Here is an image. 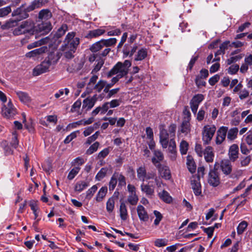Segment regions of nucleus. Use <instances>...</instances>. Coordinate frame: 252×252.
I'll use <instances>...</instances> for the list:
<instances>
[{
  "mask_svg": "<svg viewBox=\"0 0 252 252\" xmlns=\"http://www.w3.org/2000/svg\"><path fill=\"white\" fill-rule=\"evenodd\" d=\"M16 114V110L10 100L7 105H4L2 109V114L7 118L13 117Z\"/></svg>",
  "mask_w": 252,
  "mask_h": 252,
  "instance_id": "11",
  "label": "nucleus"
},
{
  "mask_svg": "<svg viewBox=\"0 0 252 252\" xmlns=\"http://www.w3.org/2000/svg\"><path fill=\"white\" fill-rule=\"evenodd\" d=\"M218 165L219 164L216 162L214 165V169L211 170L209 173L208 182L210 185L213 187L218 186L220 182L219 174L216 169Z\"/></svg>",
  "mask_w": 252,
  "mask_h": 252,
  "instance_id": "9",
  "label": "nucleus"
},
{
  "mask_svg": "<svg viewBox=\"0 0 252 252\" xmlns=\"http://www.w3.org/2000/svg\"><path fill=\"white\" fill-rule=\"evenodd\" d=\"M242 58V56L241 55H238L235 56H233L228 59L226 61L227 63L228 64H231L233 63H235L238 61L240 60Z\"/></svg>",
  "mask_w": 252,
  "mask_h": 252,
  "instance_id": "60",
  "label": "nucleus"
},
{
  "mask_svg": "<svg viewBox=\"0 0 252 252\" xmlns=\"http://www.w3.org/2000/svg\"><path fill=\"white\" fill-rule=\"evenodd\" d=\"M120 216L122 220H126L128 218V212L126 204L121 202L120 206Z\"/></svg>",
  "mask_w": 252,
  "mask_h": 252,
  "instance_id": "28",
  "label": "nucleus"
},
{
  "mask_svg": "<svg viewBox=\"0 0 252 252\" xmlns=\"http://www.w3.org/2000/svg\"><path fill=\"white\" fill-rule=\"evenodd\" d=\"M30 206L34 214V219H36L38 216L39 213V208L37 205L36 203L34 201H31L30 203Z\"/></svg>",
  "mask_w": 252,
  "mask_h": 252,
  "instance_id": "44",
  "label": "nucleus"
},
{
  "mask_svg": "<svg viewBox=\"0 0 252 252\" xmlns=\"http://www.w3.org/2000/svg\"><path fill=\"white\" fill-rule=\"evenodd\" d=\"M158 168L159 175L165 180H169L170 179L171 176L169 168L165 165L158 164L156 166Z\"/></svg>",
  "mask_w": 252,
  "mask_h": 252,
  "instance_id": "14",
  "label": "nucleus"
},
{
  "mask_svg": "<svg viewBox=\"0 0 252 252\" xmlns=\"http://www.w3.org/2000/svg\"><path fill=\"white\" fill-rule=\"evenodd\" d=\"M52 13L48 9L41 10L38 14V18L42 20H47L52 17Z\"/></svg>",
  "mask_w": 252,
  "mask_h": 252,
  "instance_id": "32",
  "label": "nucleus"
},
{
  "mask_svg": "<svg viewBox=\"0 0 252 252\" xmlns=\"http://www.w3.org/2000/svg\"><path fill=\"white\" fill-rule=\"evenodd\" d=\"M107 192V188L106 187H102L98 191L95 197V200H96V201H101L104 198V197L105 196Z\"/></svg>",
  "mask_w": 252,
  "mask_h": 252,
  "instance_id": "35",
  "label": "nucleus"
},
{
  "mask_svg": "<svg viewBox=\"0 0 252 252\" xmlns=\"http://www.w3.org/2000/svg\"><path fill=\"white\" fill-rule=\"evenodd\" d=\"M99 146V142H95L93 144H92L86 151V154L90 155L93 154L94 152L97 151Z\"/></svg>",
  "mask_w": 252,
  "mask_h": 252,
  "instance_id": "48",
  "label": "nucleus"
},
{
  "mask_svg": "<svg viewBox=\"0 0 252 252\" xmlns=\"http://www.w3.org/2000/svg\"><path fill=\"white\" fill-rule=\"evenodd\" d=\"M137 176L139 181L143 183L150 180H154L158 188L161 187L162 184L159 177H157L156 173L154 172H147L145 166H140L137 169Z\"/></svg>",
  "mask_w": 252,
  "mask_h": 252,
  "instance_id": "2",
  "label": "nucleus"
},
{
  "mask_svg": "<svg viewBox=\"0 0 252 252\" xmlns=\"http://www.w3.org/2000/svg\"><path fill=\"white\" fill-rule=\"evenodd\" d=\"M240 150L242 154L247 155L250 153V151L252 150L247 146L246 144L243 143L240 145Z\"/></svg>",
  "mask_w": 252,
  "mask_h": 252,
  "instance_id": "59",
  "label": "nucleus"
},
{
  "mask_svg": "<svg viewBox=\"0 0 252 252\" xmlns=\"http://www.w3.org/2000/svg\"><path fill=\"white\" fill-rule=\"evenodd\" d=\"M117 42L115 38H110L107 39H101L93 44L90 47V51L93 53H96L105 48L101 53H99V57H106L110 52L109 47L114 46Z\"/></svg>",
  "mask_w": 252,
  "mask_h": 252,
  "instance_id": "1",
  "label": "nucleus"
},
{
  "mask_svg": "<svg viewBox=\"0 0 252 252\" xmlns=\"http://www.w3.org/2000/svg\"><path fill=\"white\" fill-rule=\"evenodd\" d=\"M97 189V187L96 185H94L90 189L86 191V198L90 200L93 197L94 193Z\"/></svg>",
  "mask_w": 252,
  "mask_h": 252,
  "instance_id": "45",
  "label": "nucleus"
},
{
  "mask_svg": "<svg viewBox=\"0 0 252 252\" xmlns=\"http://www.w3.org/2000/svg\"><path fill=\"white\" fill-rule=\"evenodd\" d=\"M245 141L250 149H252V130L247 132L245 138Z\"/></svg>",
  "mask_w": 252,
  "mask_h": 252,
  "instance_id": "56",
  "label": "nucleus"
},
{
  "mask_svg": "<svg viewBox=\"0 0 252 252\" xmlns=\"http://www.w3.org/2000/svg\"><path fill=\"white\" fill-rule=\"evenodd\" d=\"M228 127L222 126L217 131L215 142L216 144L220 145L225 139Z\"/></svg>",
  "mask_w": 252,
  "mask_h": 252,
  "instance_id": "12",
  "label": "nucleus"
},
{
  "mask_svg": "<svg viewBox=\"0 0 252 252\" xmlns=\"http://www.w3.org/2000/svg\"><path fill=\"white\" fill-rule=\"evenodd\" d=\"M247 226L248 223L246 221H242L241 223H239L237 228V233L238 234H242L244 232Z\"/></svg>",
  "mask_w": 252,
  "mask_h": 252,
  "instance_id": "49",
  "label": "nucleus"
},
{
  "mask_svg": "<svg viewBox=\"0 0 252 252\" xmlns=\"http://www.w3.org/2000/svg\"><path fill=\"white\" fill-rule=\"evenodd\" d=\"M17 21L16 20L10 19L2 25L1 28L2 30L8 29L17 26Z\"/></svg>",
  "mask_w": 252,
  "mask_h": 252,
  "instance_id": "40",
  "label": "nucleus"
},
{
  "mask_svg": "<svg viewBox=\"0 0 252 252\" xmlns=\"http://www.w3.org/2000/svg\"><path fill=\"white\" fill-rule=\"evenodd\" d=\"M239 69V66L238 64H233L228 69V73L230 74H236Z\"/></svg>",
  "mask_w": 252,
  "mask_h": 252,
  "instance_id": "61",
  "label": "nucleus"
},
{
  "mask_svg": "<svg viewBox=\"0 0 252 252\" xmlns=\"http://www.w3.org/2000/svg\"><path fill=\"white\" fill-rule=\"evenodd\" d=\"M109 148H105L98 153L97 158H103L109 154Z\"/></svg>",
  "mask_w": 252,
  "mask_h": 252,
  "instance_id": "64",
  "label": "nucleus"
},
{
  "mask_svg": "<svg viewBox=\"0 0 252 252\" xmlns=\"http://www.w3.org/2000/svg\"><path fill=\"white\" fill-rule=\"evenodd\" d=\"M68 27L66 24L63 25L57 31L56 35L57 37H60L64 35L67 31Z\"/></svg>",
  "mask_w": 252,
  "mask_h": 252,
  "instance_id": "47",
  "label": "nucleus"
},
{
  "mask_svg": "<svg viewBox=\"0 0 252 252\" xmlns=\"http://www.w3.org/2000/svg\"><path fill=\"white\" fill-rule=\"evenodd\" d=\"M89 186V182L80 181L76 183L74 189L76 191L81 192Z\"/></svg>",
  "mask_w": 252,
  "mask_h": 252,
  "instance_id": "30",
  "label": "nucleus"
},
{
  "mask_svg": "<svg viewBox=\"0 0 252 252\" xmlns=\"http://www.w3.org/2000/svg\"><path fill=\"white\" fill-rule=\"evenodd\" d=\"M99 57V59L96 60L97 63L95 65L94 69L92 71V74H94L98 72L103 66L104 63V60L101 58Z\"/></svg>",
  "mask_w": 252,
  "mask_h": 252,
  "instance_id": "37",
  "label": "nucleus"
},
{
  "mask_svg": "<svg viewBox=\"0 0 252 252\" xmlns=\"http://www.w3.org/2000/svg\"><path fill=\"white\" fill-rule=\"evenodd\" d=\"M75 35L76 33L73 32L67 33L62 46L63 50L76 51L80 43V39L78 37H75Z\"/></svg>",
  "mask_w": 252,
  "mask_h": 252,
  "instance_id": "4",
  "label": "nucleus"
},
{
  "mask_svg": "<svg viewBox=\"0 0 252 252\" xmlns=\"http://www.w3.org/2000/svg\"><path fill=\"white\" fill-rule=\"evenodd\" d=\"M108 169L107 167L102 168L95 176V180L100 181L103 179L107 173Z\"/></svg>",
  "mask_w": 252,
  "mask_h": 252,
  "instance_id": "39",
  "label": "nucleus"
},
{
  "mask_svg": "<svg viewBox=\"0 0 252 252\" xmlns=\"http://www.w3.org/2000/svg\"><path fill=\"white\" fill-rule=\"evenodd\" d=\"M52 54L49 55L48 60L45 59L40 64L36 66L33 69V75L38 76L41 74L47 72L51 65Z\"/></svg>",
  "mask_w": 252,
  "mask_h": 252,
  "instance_id": "6",
  "label": "nucleus"
},
{
  "mask_svg": "<svg viewBox=\"0 0 252 252\" xmlns=\"http://www.w3.org/2000/svg\"><path fill=\"white\" fill-rule=\"evenodd\" d=\"M99 134V131H96L95 133L93 135L87 138V140L86 142V144L87 145H90L91 143L95 141L98 137Z\"/></svg>",
  "mask_w": 252,
  "mask_h": 252,
  "instance_id": "62",
  "label": "nucleus"
},
{
  "mask_svg": "<svg viewBox=\"0 0 252 252\" xmlns=\"http://www.w3.org/2000/svg\"><path fill=\"white\" fill-rule=\"evenodd\" d=\"M159 197L166 203H170L172 201V198L167 191L163 190L158 193Z\"/></svg>",
  "mask_w": 252,
  "mask_h": 252,
  "instance_id": "33",
  "label": "nucleus"
},
{
  "mask_svg": "<svg viewBox=\"0 0 252 252\" xmlns=\"http://www.w3.org/2000/svg\"><path fill=\"white\" fill-rule=\"evenodd\" d=\"M117 184V181L116 178V176L114 175V173L113 174L111 177L109 183V189L110 191H113Z\"/></svg>",
  "mask_w": 252,
  "mask_h": 252,
  "instance_id": "50",
  "label": "nucleus"
},
{
  "mask_svg": "<svg viewBox=\"0 0 252 252\" xmlns=\"http://www.w3.org/2000/svg\"><path fill=\"white\" fill-rule=\"evenodd\" d=\"M181 132L185 135L188 134L190 131V124L188 120H183L180 129Z\"/></svg>",
  "mask_w": 252,
  "mask_h": 252,
  "instance_id": "29",
  "label": "nucleus"
},
{
  "mask_svg": "<svg viewBox=\"0 0 252 252\" xmlns=\"http://www.w3.org/2000/svg\"><path fill=\"white\" fill-rule=\"evenodd\" d=\"M147 56V51L146 49L141 48L137 52L134 57V61H139L145 59Z\"/></svg>",
  "mask_w": 252,
  "mask_h": 252,
  "instance_id": "31",
  "label": "nucleus"
},
{
  "mask_svg": "<svg viewBox=\"0 0 252 252\" xmlns=\"http://www.w3.org/2000/svg\"><path fill=\"white\" fill-rule=\"evenodd\" d=\"M105 32V30L104 29L101 28L89 31L87 34L85 36V37L88 39L96 38L103 34Z\"/></svg>",
  "mask_w": 252,
  "mask_h": 252,
  "instance_id": "23",
  "label": "nucleus"
},
{
  "mask_svg": "<svg viewBox=\"0 0 252 252\" xmlns=\"http://www.w3.org/2000/svg\"><path fill=\"white\" fill-rule=\"evenodd\" d=\"M187 167L191 173H193L196 171V165L193 158L189 155L187 157Z\"/></svg>",
  "mask_w": 252,
  "mask_h": 252,
  "instance_id": "27",
  "label": "nucleus"
},
{
  "mask_svg": "<svg viewBox=\"0 0 252 252\" xmlns=\"http://www.w3.org/2000/svg\"><path fill=\"white\" fill-rule=\"evenodd\" d=\"M220 167L222 173L225 175H230L232 170L231 161L229 159H223L220 162Z\"/></svg>",
  "mask_w": 252,
  "mask_h": 252,
  "instance_id": "15",
  "label": "nucleus"
},
{
  "mask_svg": "<svg viewBox=\"0 0 252 252\" xmlns=\"http://www.w3.org/2000/svg\"><path fill=\"white\" fill-rule=\"evenodd\" d=\"M216 131L215 125H207L204 126L202 131V141L204 144H209Z\"/></svg>",
  "mask_w": 252,
  "mask_h": 252,
  "instance_id": "5",
  "label": "nucleus"
},
{
  "mask_svg": "<svg viewBox=\"0 0 252 252\" xmlns=\"http://www.w3.org/2000/svg\"><path fill=\"white\" fill-rule=\"evenodd\" d=\"M35 26L32 20H28L22 22L21 24L16 28L13 33L15 35L29 34L32 35L35 33Z\"/></svg>",
  "mask_w": 252,
  "mask_h": 252,
  "instance_id": "3",
  "label": "nucleus"
},
{
  "mask_svg": "<svg viewBox=\"0 0 252 252\" xmlns=\"http://www.w3.org/2000/svg\"><path fill=\"white\" fill-rule=\"evenodd\" d=\"M168 244V240L165 239H157L154 242L155 245L157 247H162Z\"/></svg>",
  "mask_w": 252,
  "mask_h": 252,
  "instance_id": "53",
  "label": "nucleus"
},
{
  "mask_svg": "<svg viewBox=\"0 0 252 252\" xmlns=\"http://www.w3.org/2000/svg\"><path fill=\"white\" fill-rule=\"evenodd\" d=\"M35 33L47 34L52 30V25L50 22L42 23L35 27Z\"/></svg>",
  "mask_w": 252,
  "mask_h": 252,
  "instance_id": "17",
  "label": "nucleus"
},
{
  "mask_svg": "<svg viewBox=\"0 0 252 252\" xmlns=\"http://www.w3.org/2000/svg\"><path fill=\"white\" fill-rule=\"evenodd\" d=\"M152 183L153 182L152 181H149L146 184L143 183L140 186L141 191L143 193H145L147 196L150 198L153 197L155 193V189Z\"/></svg>",
  "mask_w": 252,
  "mask_h": 252,
  "instance_id": "13",
  "label": "nucleus"
},
{
  "mask_svg": "<svg viewBox=\"0 0 252 252\" xmlns=\"http://www.w3.org/2000/svg\"><path fill=\"white\" fill-rule=\"evenodd\" d=\"M47 2V0H34L30 5L28 6V11H31L35 8H39Z\"/></svg>",
  "mask_w": 252,
  "mask_h": 252,
  "instance_id": "25",
  "label": "nucleus"
},
{
  "mask_svg": "<svg viewBox=\"0 0 252 252\" xmlns=\"http://www.w3.org/2000/svg\"><path fill=\"white\" fill-rule=\"evenodd\" d=\"M203 155H204L205 160L207 162L210 163L213 162L215 155L212 147H207L204 150Z\"/></svg>",
  "mask_w": 252,
  "mask_h": 252,
  "instance_id": "22",
  "label": "nucleus"
},
{
  "mask_svg": "<svg viewBox=\"0 0 252 252\" xmlns=\"http://www.w3.org/2000/svg\"><path fill=\"white\" fill-rule=\"evenodd\" d=\"M103 98L104 96L102 94H100L98 96L97 94H94L91 97H87L83 101L82 108L88 111L93 107L98 98H100V100H101Z\"/></svg>",
  "mask_w": 252,
  "mask_h": 252,
  "instance_id": "8",
  "label": "nucleus"
},
{
  "mask_svg": "<svg viewBox=\"0 0 252 252\" xmlns=\"http://www.w3.org/2000/svg\"><path fill=\"white\" fill-rule=\"evenodd\" d=\"M189 149V144L185 140H182L180 144V151L182 155H186Z\"/></svg>",
  "mask_w": 252,
  "mask_h": 252,
  "instance_id": "41",
  "label": "nucleus"
},
{
  "mask_svg": "<svg viewBox=\"0 0 252 252\" xmlns=\"http://www.w3.org/2000/svg\"><path fill=\"white\" fill-rule=\"evenodd\" d=\"M80 170V167H79V166L74 167L69 172L67 176V178L70 180H72L75 177V176L78 173Z\"/></svg>",
  "mask_w": 252,
  "mask_h": 252,
  "instance_id": "52",
  "label": "nucleus"
},
{
  "mask_svg": "<svg viewBox=\"0 0 252 252\" xmlns=\"http://www.w3.org/2000/svg\"><path fill=\"white\" fill-rule=\"evenodd\" d=\"M168 157L170 159L174 161L177 158V150L176 149H168Z\"/></svg>",
  "mask_w": 252,
  "mask_h": 252,
  "instance_id": "58",
  "label": "nucleus"
},
{
  "mask_svg": "<svg viewBox=\"0 0 252 252\" xmlns=\"http://www.w3.org/2000/svg\"><path fill=\"white\" fill-rule=\"evenodd\" d=\"M154 214L156 217V219L154 220V224L156 226H158L159 224L160 221L161 220L163 217L162 214L159 212L157 210H155L154 211Z\"/></svg>",
  "mask_w": 252,
  "mask_h": 252,
  "instance_id": "54",
  "label": "nucleus"
},
{
  "mask_svg": "<svg viewBox=\"0 0 252 252\" xmlns=\"http://www.w3.org/2000/svg\"><path fill=\"white\" fill-rule=\"evenodd\" d=\"M201 228L203 229L204 232L207 233L209 238H211L212 237L214 231V227H209L208 228H205L204 227H201Z\"/></svg>",
  "mask_w": 252,
  "mask_h": 252,
  "instance_id": "63",
  "label": "nucleus"
},
{
  "mask_svg": "<svg viewBox=\"0 0 252 252\" xmlns=\"http://www.w3.org/2000/svg\"><path fill=\"white\" fill-rule=\"evenodd\" d=\"M154 157L152 158V162L156 167L158 164H160V161L163 160L164 156L163 153L159 150H154Z\"/></svg>",
  "mask_w": 252,
  "mask_h": 252,
  "instance_id": "24",
  "label": "nucleus"
},
{
  "mask_svg": "<svg viewBox=\"0 0 252 252\" xmlns=\"http://www.w3.org/2000/svg\"><path fill=\"white\" fill-rule=\"evenodd\" d=\"M191 188L195 195L198 196L201 193V186L199 176L193 175L190 178Z\"/></svg>",
  "mask_w": 252,
  "mask_h": 252,
  "instance_id": "10",
  "label": "nucleus"
},
{
  "mask_svg": "<svg viewBox=\"0 0 252 252\" xmlns=\"http://www.w3.org/2000/svg\"><path fill=\"white\" fill-rule=\"evenodd\" d=\"M28 6H27L25 4H22L20 7L17 8L16 10H14L12 12V15L13 16L16 15H22L23 18H26L29 16L27 12Z\"/></svg>",
  "mask_w": 252,
  "mask_h": 252,
  "instance_id": "21",
  "label": "nucleus"
},
{
  "mask_svg": "<svg viewBox=\"0 0 252 252\" xmlns=\"http://www.w3.org/2000/svg\"><path fill=\"white\" fill-rule=\"evenodd\" d=\"M227 131V139L230 140H233L237 137L238 129L237 127H233Z\"/></svg>",
  "mask_w": 252,
  "mask_h": 252,
  "instance_id": "38",
  "label": "nucleus"
},
{
  "mask_svg": "<svg viewBox=\"0 0 252 252\" xmlns=\"http://www.w3.org/2000/svg\"><path fill=\"white\" fill-rule=\"evenodd\" d=\"M137 48V45L131 46V44L126 43L123 49V57L126 58L129 56L132 57Z\"/></svg>",
  "mask_w": 252,
  "mask_h": 252,
  "instance_id": "18",
  "label": "nucleus"
},
{
  "mask_svg": "<svg viewBox=\"0 0 252 252\" xmlns=\"http://www.w3.org/2000/svg\"><path fill=\"white\" fill-rule=\"evenodd\" d=\"M79 132V130H77L71 133L68 135L64 140L65 144H68L71 142L73 139L77 137V134Z\"/></svg>",
  "mask_w": 252,
  "mask_h": 252,
  "instance_id": "55",
  "label": "nucleus"
},
{
  "mask_svg": "<svg viewBox=\"0 0 252 252\" xmlns=\"http://www.w3.org/2000/svg\"><path fill=\"white\" fill-rule=\"evenodd\" d=\"M138 199V197L136 193L129 194L127 197L128 202L132 205H136Z\"/></svg>",
  "mask_w": 252,
  "mask_h": 252,
  "instance_id": "43",
  "label": "nucleus"
},
{
  "mask_svg": "<svg viewBox=\"0 0 252 252\" xmlns=\"http://www.w3.org/2000/svg\"><path fill=\"white\" fill-rule=\"evenodd\" d=\"M115 206V201L113 197L110 198L106 202V210L109 213H112Z\"/></svg>",
  "mask_w": 252,
  "mask_h": 252,
  "instance_id": "42",
  "label": "nucleus"
},
{
  "mask_svg": "<svg viewBox=\"0 0 252 252\" xmlns=\"http://www.w3.org/2000/svg\"><path fill=\"white\" fill-rule=\"evenodd\" d=\"M204 96L203 94H197L192 97L191 100L199 106V104L204 100Z\"/></svg>",
  "mask_w": 252,
  "mask_h": 252,
  "instance_id": "51",
  "label": "nucleus"
},
{
  "mask_svg": "<svg viewBox=\"0 0 252 252\" xmlns=\"http://www.w3.org/2000/svg\"><path fill=\"white\" fill-rule=\"evenodd\" d=\"M239 148L236 144L232 145L228 150V157L229 160L232 162L235 161L238 158Z\"/></svg>",
  "mask_w": 252,
  "mask_h": 252,
  "instance_id": "19",
  "label": "nucleus"
},
{
  "mask_svg": "<svg viewBox=\"0 0 252 252\" xmlns=\"http://www.w3.org/2000/svg\"><path fill=\"white\" fill-rule=\"evenodd\" d=\"M11 12L10 5L0 8V18L5 17Z\"/></svg>",
  "mask_w": 252,
  "mask_h": 252,
  "instance_id": "46",
  "label": "nucleus"
},
{
  "mask_svg": "<svg viewBox=\"0 0 252 252\" xmlns=\"http://www.w3.org/2000/svg\"><path fill=\"white\" fill-rule=\"evenodd\" d=\"M128 72L126 68L122 66V63L119 62L108 72L107 76L108 78H110L114 75H117L122 78L126 75Z\"/></svg>",
  "mask_w": 252,
  "mask_h": 252,
  "instance_id": "7",
  "label": "nucleus"
},
{
  "mask_svg": "<svg viewBox=\"0 0 252 252\" xmlns=\"http://www.w3.org/2000/svg\"><path fill=\"white\" fill-rule=\"evenodd\" d=\"M69 93V90L67 88H65L64 89H61L55 94V97L56 98H59L60 97L63 95L64 94L65 95H67Z\"/></svg>",
  "mask_w": 252,
  "mask_h": 252,
  "instance_id": "57",
  "label": "nucleus"
},
{
  "mask_svg": "<svg viewBox=\"0 0 252 252\" xmlns=\"http://www.w3.org/2000/svg\"><path fill=\"white\" fill-rule=\"evenodd\" d=\"M106 81L104 80H99L96 84L93 86V89L97 93H100L105 87Z\"/></svg>",
  "mask_w": 252,
  "mask_h": 252,
  "instance_id": "36",
  "label": "nucleus"
},
{
  "mask_svg": "<svg viewBox=\"0 0 252 252\" xmlns=\"http://www.w3.org/2000/svg\"><path fill=\"white\" fill-rule=\"evenodd\" d=\"M114 175L116 176V178L118 181V186H125L126 185V181L125 177L122 174L119 172H115Z\"/></svg>",
  "mask_w": 252,
  "mask_h": 252,
  "instance_id": "34",
  "label": "nucleus"
},
{
  "mask_svg": "<svg viewBox=\"0 0 252 252\" xmlns=\"http://www.w3.org/2000/svg\"><path fill=\"white\" fill-rule=\"evenodd\" d=\"M48 51V48L46 46H42L39 48L32 50L28 52L26 54L27 58H31L34 57H37L39 55L45 53Z\"/></svg>",
  "mask_w": 252,
  "mask_h": 252,
  "instance_id": "20",
  "label": "nucleus"
},
{
  "mask_svg": "<svg viewBox=\"0 0 252 252\" xmlns=\"http://www.w3.org/2000/svg\"><path fill=\"white\" fill-rule=\"evenodd\" d=\"M138 218L141 221L147 222L149 219V216L146 209L141 205H138L136 208Z\"/></svg>",
  "mask_w": 252,
  "mask_h": 252,
  "instance_id": "16",
  "label": "nucleus"
},
{
  "mask_svg": "<svg viewBox=\"0 0 252 252\" xmlns=\"http://www.w3.org/2000/svg\"><path fill=\"white\" fill-rule=\"evenodd\" d=\"M16 94L20 100L24 103H28L31 102V98L28 93L22 91L16 92Z\"/></svg>",
  "mask_w": 252,
  "mask_h": 252,
  "instance_id": "26",
  "label": "nucleus"
}]
</instances>
